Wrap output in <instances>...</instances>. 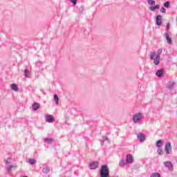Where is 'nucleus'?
<instances>
[{
  "mask_svg": "<svg viewBox=\"0 0 177 177\" xmlns=\"http://www.w3.org/2000/svg\"><path fill=\"white\" fill-rule=\"evenodd\" d=\"M100 177H110V170L107 165H102L100 170Z\"/></svg>",
  "mask_w": 177,
  "mask_h": 177,
  "instance_id": "f257e3e1",
  "label": "nucleus"
},
{
  "mask_svg": "<svg viewBox=\"0 0 177 177\" xmlns=\"http://www.w3.org/2000/svg\"><path fill=\"white\" fill-rule=\"evenodd\" d=\"M145 118V116L143 115V113H138L133 115V122L134 124H139L142 120Z\"/></svg>",
  "mask_w": 177,
  "mask_h": 177,
  "instance_id": "f03ea898",
  "label": "nucleus"
},
{
  "mask_svg": "<svg viewBox=\"0 0 177 177\" xmlns=\"http://www.w3.org/2000/svg\"><path fill=\"white\" fill-rule=\"evenodd\" d=\"M148 5H149V10L151 12H154V10H157L158 9H160V5H156V1L154 0H147Z\"/></svg>",
  "mask_w": 177,
  "mask_h": 177,
  "instance_id": "7ed1b4c3",
  "label": "nucleus"
},
{
  "mask_svg": "<svg viewBox=\"0 0 177 177\" xmlns=\"http://www.w3.org/2000/svg\"><path fill=\"white\" fill-rule=\"evenodd\" d=\"M156 55H157V53L153 52L150 55V59H151V60H153V63L156 66H158L160 64L161 57Z\"/></svg>",
  "mask_w": 177,
  "mask_h": 177,
  "instance_id": "20e7f679",
  "label": "nucleus"
},
{
  "mask_svg": "<svg viewBox=\"0 0 177 177\" xmlns=\"http://www.w3.org/2000/svg\"><path fill=\"white\" fill-rule=\"evenodd\" d=\"M88 167L90 169H96V168L99 167V162L95 161V162H91L89 165Z\"/></svg>",
  "mask_w": 177,
  "mask_h": 177,
  "instance_id": "39448f33",
  "label": "nucleus"
},
{
  "mask_svg": "<svg viewBox=\"0 0 177 177\" xmlns=\"http://www.w3.org/2000/svg\"><path fill=\"white\" fill-rule=\"evenodd\" d=\"M166 154H171L172 152V147L171 142H167L165 145Z\"/></svg>",
  "mask_w": 177,
  "mask_h": 177,
  "instance_id": "423d86ee",
  "label": "nucleus"
},
{
  "mask_svg": "<svg viewBox=\"0 0 177 177\" xmlns=\"http://www.w3.org/2000/svg\"><path fill=\"white\" fill-rule=\"evenodd\" d=\"M137 138H138V139L140 140V142L141 143H143V142H145V140H146V136L143 133H139L137 135Z\"/></svg>",
  "mask_w": 177,
  "mask_h": 177,
  "instance_id": "0eeeda50",
  "label": "nucleus"
},
{
  "mask_svg": "<svg viewBox=\"0 0 177 177\" xmlns=\"http://www.w3.org/2000/svg\"><path fill=\"white\" fill-rule=\"evenodd\" d=\"M164 37L169 45H172V39H171V37H169V31L166 32Z\"/></svg>",
  "mask_w": 177,
  "mask_h": 177,
  "instance_id": "6e6552de",
  "label": "nucleus"
},
{
  "mask_svg": "<svg viewBox=\"0 0 177 177\" xmlns=\"http://www.w3.org/2000/svg\"><path fill=\"white\" fill-rule=\"evenodd\" d=\"M133 162V157L129 153L126 156V164H132Z\"/></svg>",
  "mask_w": 177,
  "mask_h": 177,
  "instance_id": "1a4fd4ad",
  "label": "nucleus"
},
{
  "mask_svg": "<svg viewBox=\"0 0 177 177\" xmlns=\"http://www.w3.org/2000/svg\"><path fill=\"white\" fill-rule=\"evenodd\" d=\"M164 165L166 168H168L170 171H174V165L170 161H167L164 162Z\"/></svg>",
  "mask_w": 177,
  "mask_h": 177,
  "instance_id": "9d476101",
  "label": "nucleus"
},
{
  "mask_svg": "<svg viewBox=\"0 0 177 177\" xmlns=\"http://www.w3.org/2000/svg\"><path fill=\"white\" fill-rule=\"evenodd\" d=\"M161 21H162V16L159 15L156 16V23L157 26H161L162 23Z\"/></svg>",
  "mask_w": 177,
  "mask_h": 177,
  "instance_id": "9b49d317",
  "label": "nucleus"
},
{
  "mask_svg": "<svg viewBox=\"0 0 177 177\" xmlns=\"http://www.w3.org/2000/svg\"><path fill=\"white\" fill-rule=\"evenodd\" d=\"M46 120L47 122L52 123L55 122V118H53V115H46Z\"/></svg>",
  "mask_w": 177,
  "mask_h": 177,
  "instance_id": "f8f14e48",
  "label": "nucleus"
},
{
  "mask_svg": "<svg viewBox=\"0 0 177 177\" xmlns=\"http://www.w3.org/2000/svg\"><path fill=\"white\" fill-rule=\"evenodd\" d=\"M39 107H41V104H39V103L38 102H35L32 105V109L33 110V111H37V110H38Z\"/></svg>",
  "mask_w": 177,
  "mask_h": 177,
  "instance_id": "ddd939ff",
  "label": "nucleus"
},
{
  "mask_svg": "<svg viewBox=\"0 0 177 177\" xmlns=\"http://www.w3.org/2000/svg\"><path fill=\"white\" fill-rule=\"evenodd\" d=\"M175 82L174 81H170L167 83V88L168 89H172L174 88V86H175Z\"/></svg>",
  "mask_w": 177,
  "mask_h": 177,
  "instance_id": "4468645a",
  "label": "nucleus"
},
{
  "mask_svg": "<svg viewBox=\"0 0 177 177\" xmlns=\"http://www.w3.org/2000/svg\"><path fill=\"white\" fill-rule=\"evenodd\" d=\"M164 74V72L162 71V70L159 69L156 71V75L157 77H158V78H161V77H162V75Z\"/></svg>",
  "mask_w": 177,
  "mask_h": 177,
  "instance_id": "2eb2a0df",
  "label": "nucleus"
},
{
  "mask_svg": "<svg viewBox=\"0 0 177 177\" xmlns=\"http://www.w3.org/2000/svg\"><path fill=\"white\" fill-rule=\"evenodd\" d=\"M24 77H26V78H30L31 77V74H30L28 69L24 70Z\"/></svg>",
  "mask_w": 177,
  "mask_h": 177,
  "instance_id": "dca6fc26",
  "label": "nucleus"
},
{
  "mask_svg": "<svg viewBox=\"0 0 177 177\" xmlns=\"http://www.w3.org/2000/svg\"><path fill=\"white\" fill-rule=\"evenodd\" d=\"M44 142H46V143L50 145V143L53 142V139L49 138H44Z\"/></svg>",
  "mask_w": 177,
  "mask_h": 177,
  "instance_id": "f3484780",
  "label": "nucleus"
},
{
  "mask_svg": "<svg viewBox=\"0 0 177 177\" xmlns=\"http://www.w3.org/2000/svg\"><path fill=\"white\" fill-rule=\"evenodd\" d=\"M11 89H12V91H15V92H17V91H19V87H17V85H16V84H12Z\"/></svg>",
  "mask_w": 177,
  "mask_h": 177,
  "instance_id": "a211bd4d",
  "label": "nucleus"
},
{
  "mask_svg": "<svg viewBox=\"0 0 177 177\" xmlns=\"http://www.w3.org/2000/svg\"><path fill=\"white\" fill-rule=\"evenodd\" d=\"M127 164H128V163H127V162H125V160L124 159L121 160L119 162L120 167H125V165H127Z\"/></svg>",
  "mask_w": 177,
  "mask_h": 177,
  "instance_id": "6ab92c4d",
  "label": "nucleus"
},
{
  "mask_svg": "<svg viewBox=\"0 0 177 177\" xmlns=\"http://www.w3.org/2000/svg\"><path fill=\"white\" fill-rule=\"evenodd\" d=\"M50 171V169H49V167H46L42 169V171L44 174H49Z\"/></svg>",
  "mask_w": 177,
  "mask_h": 177,
  "instance_id": "aec40b11",
  "label": "nucleus"
},
{
  "mask_svg": "<svg viewBox=\"0 0 177 177\" xmlns=\"http://www.w3.org/2000/svg\"><path fill=\"white\" fill-rule=\"evenodd\" d=\"M162 145V140H159L156 142V147H161Z\"/></svg>",
  "mask_w": 177,
  "mask_h": 177,
  "instance_id": "412c9836",
  "label": "nucleus"
},
{
  "mask_svg": "<svg viewBox=\"0 0 177 177\" xmlns=\"http://www.w3.org/2000/svg\"><path fill=\"white\" fill-rule=\"evenodd\" d=\"M28 162L30 165H34V164L37 163V160L35 159H29Z\"/></svg>",
  "mask_w": 177,
  "mask_h": 177,
  "instance_id": "4be33fe9",
  "label": "nucleus"
},
{
  "mask_svg": "<svg viewBox=\"0 0 177 177\" xmlns=\"http://www.w3.org/2000/svg\"><path fill=\"white\" fill-rule=\"evenodd\" d=\"M161 53H162V48H159L157 51L156 56L161 57Z\"/></svg>",
  "mask_w": 177,
  "mask_h": 177,
  "instance_id": "5701e85b",
  "label": "nucleus"
},
{
  "mask_svg": "<svg viewBox=\"0 0 177 177\" xmlns=\"http://www.w3.org/2000/svg\"><path fill=\"white\" fill-rule=\"evenodd\" d=\"M54 100L56 104H59V97L57 96V95H54Z\"/></svg>",
  "mask_w": 177,
  "mask_h": 177,
  "instance_id": "b1692460",
  "label": "nucleus"
},
{
  "mask_svg": "<svg viewBox=\"0 0 177 177\" xmlns=\"http://www.w3.org/2000/svg\"><path fill=\"white\" fill-rule=\"evenodd\" d=\"M150 177H161V174L159 173H153L151 175Z\"/></svg>",
  "mask_w": 177,
  "mask_h": 177,
  "instance_id": "393cba45",
  "label": "nucleus"
},
{
  "mask_svg": "<svg viewBox=\"0 0 177 177\" xmlns=\"http://www.w3.org/2000/svg\"><path fill=\"white\" fill-rule=\"evenodd\" d=\"M163 6L165 8H169V1H166L164 4Z\"/></svg>",
  "mask_w": 177,
  "mask_h": 177,
  "instance_id": "a878e982",
  "label": "nucleus"
},
{
  "mask_svg": "<svg viewBox=\"0 0 177 177\" xmlns=\"http://www.w3.org/2000/svg\"><path fill=\"white\" fill-rule=\"evenodd\" d=\"M158 153H159L160 156H162V149H158Z\"/></svg>",
  "mask_w": 177,
  "mask_h": 177,
  "instance_id": "bb28decb",
  "label": "nucleus"
},
{
  "mask_svg": "<svg viewBox=\"0 0 177 177\" xmlns=\"http://www.w3.org/2000/svg\"><path fill=\"white\" fill-rule=\"evenodd\" d=\"M160 12H161V13H166L167 10L165 9V8L162 7V8H160Z\"/></svg>",
  "mask_w": 177,
  "mask_h": 177,
  "instance_id": "cd10ccee",
  "label": "nucleus"
},
{
  "mask_svg": "<svg viewBox=\"0 0 177 177\" xmlns=\"http://www.w3.org/2000/svg\"><path fill=\"white\" fill-rule=\"evenodd\" d=\"M169 27H171V24L169 23H167V26H166V31H167V32H168V30H169Z\"/></svg>",
  "mask_w": 177,
  "mask_h": 177,
  "instance_id": "c85d7f7f",
  "label": "nucleus"
},
{
  "mask_svg": "<svg viewBox=\"0 0 177 177\" xmlns=\"http://www.w3.org/2000/svg\"><path fill=\"white\" fill-rule=\"evenodd\" d=\"M15 167V166L13 165H10L8 169H7V171L8 172H10V171H12V168Z\"/></svg>",
  "mask_w": 177,
  "mask_h": 177,
  "instance_id": "c756f323",
  "label": "nucleus"
},
{
  "mask_svg": "<svg viewBox=\"0 0 177 177\" xmlns=\"http://www.w3.org/2000/svg\"><path fill=\"white\" fill-rule=\"evenodd\" d=\"M6 164H10V158H8L6 160H5Z\"/></svg>",
  "mask_w": 177,
  "mask_h": 177,
  "instance_id": "7c9ffc66",
  "label": "nucleus"
},
{
  "mask_svg": "<svg viewBox=\"0 0 177 177\" xmlns=\"http://www.w3.org/2000/svg\"><path fill=\"white\" fill-rule=\"evenodd\" d=\"M71 2L73 3V5H77V0H71Z\"/></svg>",
  "mask_w": 177,
  "mask_h": 177,
  "instance_id": "2f4dec72",
  "label": "nucleus"
},
{
  "mask_svg": "<svg viewBox=\"0 0 177 177\" xmlns=\"http://www.w3.org/2000/svg\"><path fill=\"white\" fill-rule=\"evenodd\" d=\"M102 138L104 139V140H108L109 141V138H107L106 136H102Z\"/></svg>",
  "mask_w": 177,
  "mask_h": 177,
  "instance_id": "473e14b6",
  "label": "nucleus"
},
{
  "mask_svg": "<svg viewBox=\"0 0 177 177\" xmlns=\"http://www.w3.org/2000/svg\"><path fill=\"white\" fill-rule=\"evenodd\" d=\"M101 145L102 146H103L104 145V142H102Z\"/></svg>",
  "mask_w": 177,
  "mask_h": 177,
  "instance_id": "72a5a7b5",
  "label": "nucleus"
}]
</instances>
